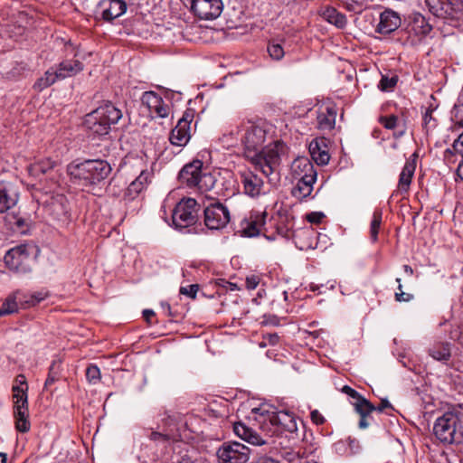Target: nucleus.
I'll list each match as a JSON object with an SVG mask.
<instances>
[{"label":"nucleus","mask_w":463,"mask_h":463,"mask_svg":"<svg viewBox=\"0 0 463 463\" xmlns=\"http://www.w3.org/2000/svg\"><path fill=\"white\" fill-rule=\"evenodd\" d=\"M135 180H139L140 182H143L145 184L146 180V176H145L143 174H141L138 177H137Z\"/></svg>","instance_id":"63"},{"label":"nucleus","mask_w":463,"mask_h":463,"mask_svg":"<svg viewBox=\"0 0 463 463\" xmlns=\"http://www.w3.org/2000/svg\"><path fill=\"white\" fill-rule=\"evenodd\" d=\"M268 52L270 58L275 61H280L285 55L283 47L279 43L275 42H271L269 43Z\"/></svg>","instance_id":"37"},{"label":"nucleus","mask_w":463,"mask_h":463,"mask_svg":"<svg viewBox=\"0 0 463 463\" xmlns=\"http://www.w3.org/2000/svg\"><path fill=\"white\" fill-rule=\"evenodd\" d=\"M413 298V296L410 293L396 292L395 300L398 302H409Z\"/></svg>","instance_id":"53"},{"label":"nucleus","mask_w":463,"mask_h":463,"mask_svg":"<svg viewBox=\"0 0 463 463\" xmlns=\"http://www.w3.org/2000/svg\"><path fill=\"white\" fill-rule=\"evenodd\" d=\"M191 10L201 19L217 18L223 8L222 0H189Z\"/></svg>","instance_id":"13"},{"label":"nucleus","mask_w":463,"mask_h":463,"mask_svg":"<svg viewBox=\"0 0 463 463\" xmlns=\"http://www.w3.org/2000/svg\"><path fill=\"white\" fill-rule=\"evenodd\" d=\"M56 80H59L55 68H50L44 73V75L37 80L33 85V89L42 91L43 90L52 85Z\"/></svg>","instance_id":"31"},{"label":"nucleus","mask_w":463,"mask_h":463,"mask_svg":"<svg viewBox=\"0 0 463 463\" xmlns=\"http://www.w3.org/2000/svg\"><path fill=\"white\" fill-rule=\"evenodd\" d=\"M308 148L312 159L317 165H325L329 162L330 155L325 138H316L312 140Z\"/></svg>","instance_id":"19"},{"label":"nucleus","mask_w":463,"mask_h":463,"mask_svg":"<svg viewBox=\"0 0 463 463\" xmlns=\"http://www.w3.org/2000/svg\"><path fill=\"white\" fill-rule=\"evenodd\" d=\"M39 249L30 244H21L10 249L5 255L6 267L14 273L25 275L32 272Z\"/></svg>","instance_id":"4"},{"label":"nucleus","mask_w":463,"mask_h":463,"mask_svg":"<svg viewBox=\"0 0 463 463\" xmlns=\"http://www.w3.org/2000/svg\"><path fill=\"white\" fill-rule=\"evenodd\" d=\"M203 163L194 160L185 165L179 173V181L189 188H195L200 193L211 191L216 183V178L210 173H203Z\"/></svg>","instance_id":"5"},{"label":"nucleus","mask_w":463,"mask_h":463,"mask_svg":"<svg viewBox=\"0 0 463 463\" xmlns=\"http://www.w3.org/2000/svg\"><path fill=\"white\" fill-rule=\"evenodd\" d=\"M336 109L335 106L320 108L317 111V128L322 131H330L335 128Z\"/></svg>","instance_id":"20"},{"label":"nucleus","mask_w":463,"mask_h":463,"mask_svg":"<svg viewBox=\"0 0 463 463\" xmlns=\"http://www.w3.org/2000/svg\"><path fill=\"white\" fill-rule=\"evenodd\" d=\"M122 116L119 109L111 102H107L87 114L84 123L92 133L105 136L115 128Z\"/></svg>","instance_id":"3"},{"label":"nucleus","mask_w":463,"mask_h":463,"mask_svg":"<svg viewBox=\"0 0 463 463\" xmlns=\"http://www.w3.org/2000/svg\"><path fill=\"white\" fill-rule=\"evenodd\" d=\"M1 309H5L6 312H5V315H10L13 313L17 312L18 306L15 302L14 298L9 297L6 298V300L2 304Z\"/></svg>","instance_id":"42"},{"label":"nucleus","mask_w":463,"mask_h":463,"mask_svg":"<svg viewBox=\"0 0 463 463\" xmlns=\"http://www.w3.org/2000/svg\"><path fill=\"white\" fill-rule=\"evenodd\" d=\"M86 378L91 384H96L100 380L99 368L95 364H90L86 369Z\"/></svg>","instance_id":"38"},{"label":"nucleus","mask_w":463,"mask_h":463,"mask_svg":"<svg viewBox=\"0 0 463 463\" xmlns=\"http://www.w3.org/2000/svg\"><path fill=\"white\" fill-rule=\"evenodd\" d=\"M401 25V18L397 13L386 9L380 14V20L376 26V32L381 34H389Z\"/></svg>","instance_id":"16"},{"label":"nucleus","mask_w":463,"mask_h":463,"mask_svg":"<svg viewBox=\"0 0 463 463\" xmlns=\"http://www.w3.org/2000/svg\"><path fill=\"white\" fill-rule=\"evenodd\" d=\"M342 392L354 399L353 405L355 411L360 415L359 428L366 429L370 425L367 419L374 411L375 406L348 385H345Z\"/></svg>","instance_id":"12"},{"label":"nucleus","mask_w":463,"mask_h":463,"mask_svg":"<svg viewBox=\"0 0 463 463\" xmlns=\"http://www.w3.org/2000/svg\"><path fill=\"white\" fill-rule=\"evenodd\" d=\"M13 398L14 400V408H22L25 407L28 408V396H27V391L28 386L26 388L20 387V386H13Z\"/></svg>","instance_id":"33"},{"label":"nucleus","mask_w":463,"mask_h":463,"mask_svg":"<svg viewBox=\"0 0 463 463\" xmlns=\"http://www.w3.org/2000/svg\"><path fill=\"white\" fill-rule=\"evenodd\" d=\"M162 98L154 91H146L143 93L141 101L143 105H146L149 111H152L154 107L158 106V103L162 102Z\"/></svg>","instance_id":"35"},{"label":"nucleus","mask_w":463,"mask_h":463,"mask_svg":"<svg viewBox=\"0 0 463 463\" xmlns=\"http://www.w3.org/2000/svg\"><path fill=\"white\" fill-rule=\"evenodd\" d=\"M382 223V212L374 211L373 220L370 226V234L373 241H376L378 238L379 229Z\"/></svg>","instance_id":"36"},{"label":"nucleus","mask_w":463,"mask_h":463,"mask_svg":"<svg viewBox=\"0 0 463 463\" xmlns=\"http://www.w3.org/2000/svg\"><path fill=\"white\" fill-rule=\"evenodd\" d=\"M429 10L435 16L443 19H458L463 14L461 0H426Z\"/></svg>","instance_id":"9"},{"label":"nucleus","mask_w":463,"mask_h":463,"mask_svg":"<svg viewBox=\"0 0 463 463\" xmlns=\"http://www.w3.org/2000/svg\"><path fill=\"white\" fill-rule=\"evenodd\" d=\"M463 146V132L458 136V137L453 142V149H457V146Z\"/></svg>","instance_id":"58"},{"label":"nucleus","mask_w":463,"mask_h":463,"mask_svg":"<svg viewBox=\"0 0 463 463\" xmlns=\"http://www.w3.org/2000/svg\"><path fill=\"white\" fill-rule=\"evenodd\" d=\"M269 421L272 426H278L288 432H295L298 430L294 415L288 411L273 412L269 416Z\"/></svg>","instance_id":"18"},{"label":"nucleus","mask_w":463,"mask_h":463,"mask_svg":"<svg viewBox=\"0 0 463 463\" xmlns=\"http://www.w3.org/2000/svg\"><path fill=\"white\" fill-rule=\"evenodd\" d=\"M145 187L143 182L139 180H134L128 187L126 195L128 196L129 199H134L136 195H137Z\"/></svg>","instance_id":"40"},{"label":"nucleus","mask_w":463,"mask_h":463,"mask_svg":"<svg viewBox=\"0 0 463 463\" xmlns=\"http://www.w3.org/2000/svg\"><path fill=\"white\" fill-rule=\"evenodd\" d=\"M291 175L294 179L317 178V171L312 162L305 156L296 158L291 165Z\"/></svg>","instance_id":"15"},{"label":"nucleus","mask_w":463,"mask_h":463,"mask_svg":"<svg viewBox=\"0 0 463 463\" xmlns=\"http://www.w3.org/2000/svg\"><path fill=\"white\" fill-rule=\"evenodd\" d=\"M227 284L229 285V288L231 290H235L237 288L236 284H233V283H231V282H227Z\"/></svg>","instance_id":"64"},{"label":"nucleus","mask_w":463,"mask_h":463,"mask_svg":"<svg viewBox=\"0 0 463 463\" xmlns=\"http://www.w3.org/2000/svg\"><path fill=\"white\" fill-rule=\"evenodd\" d=\"M103 5L102 18L109 22L119 17L127 10V5L122 0H107Z\"/></svg>","instance_id":"23"},{"label":"nucleus","mask_w":463,"mask_h":463,"mask_svg":"<svg viewBox=\"0 0 463 463\" xmlns=\"http://www.w3.org/2000/svg\"><path fill=\"white\" fill-rule=\"evenodd\" d=\"M234 433L251 445H263L266 441L251 428H249L244 423L236 422L233 426Z\"/></svg>","instance_id":"21"},{"label":"nucleus","mask_w":463,"mask_h":463,"mask_svg":"<svg viewBox=\"0 0 463 463\" xmlns=\"http://www.w3.org/2000/svg\"><path fill=\"white\" fill-rule=\"evenodd\" d=\"M403 269H404L405 273H407V274H408V275H410V276L413 274V269H412V268H411V266H409V265H404V266H403Z\"/></svg>","instance_id":"61"},{"label":"nucleus","mask_w":463,"mask_h":463,"mask_svg":"<svg viewBox=\"0 0 463 463\" xmlns=\"http://www.w3.org/2000/svg\"><path fill=\"white\" fill-rule=\"evenodd\" d=\"M199 206L194 198L182 199L174 208L173 223L176 228H186L197 221Z\"/></svg>","instance_id":"7"},{"label":"nucleus","mask_w":463,"mask_h":463,"mask_svg":"<svg viewBox=\"0 0 463 463\" xmlns=\"http://www.w3.org/2000/svg\"><path fill=\"white\" fill-rule=\"evenodd\" d=\"M250 159L264 175L269 177L270 181L272 180L270 176L274 174L275 169L279 164V155L274 149V146L262 147L260 152L252 155Z\"/></svg>","instance_id":"11"},{"label":"nucleus","mask_w":463,"mask_h":463,"mask_svg":"<svg viewBox=\"0 0 463 463\" xmlns=\"http://www.w3.org/2000/svg\"><path fill=\"white\" fill-rule=\"evenodd\" d=\"M199 290V286L197 284H192L188 287H182L180 288V293L183 295H186L192 298H195L196 294Z\"/></svg>","instance_id":"44"},{"label":"nucleus","mask_w":463,"mask_h":463,"mask_svg":"<svg viewBox=\"0 0 463 463\" xmlns=\"http://www.w3.org/2000/svg\"><path fill=\"white\" fill-rule=\"evenodd\" d=\"M433 435L444 446L463 444V408L456 406L439 416L433 424Z\"/></svg>","instance_id":"1"},{"label":"nucleus","mask_w":463,"mask_h":463,"mask_svg":"<svg viewBox=\"0 0 463 463\" xmlns=\"http://www.w3.org/2000/svg\"><path fill=\"white\" fill-rule=\"evenodd\" d=\"M83 70L82 63L78 60H67L59 64L55 69L56 75L59 80H63L67 77H71Z\"/></svg>","instance_id":"24"},{"label":"nucleus","mask_w":463,"mask_h":463,"mask_svg":"<svg viewBox=\"0 0 463 463\" xmlns=\"http://www.w3.org/2000/svg\"><path fill=\"white\" fill-rule=\"evenodd\" d=\"M241 183L244 193L250 197H256L260 194L263 181L256 174L248 171L241 174Z\"/></svg>","instance_id":"17"},{"label":"nucleus","mask_w":463,"mask_h":463,"mask_svg":"<svg viewBox=\"0 0 463 463\" xmlns=\"http://www.w3.org/2000/svg\"><path fill=\"white\" fill-rule=\"evenodd\" d=\"M204 223L208 229L220 230L225 227L230 222V212L226 206L220 202H214L205 207Z\"/></svg>","instance_id":"10"},{"label":"nucleus","mask_w":463,"mask_h":463,"mask_svg":"<svg viewBox=\"0 0 463 463\" xmlns=\"http://www.w3.org/2000/svg\"><path fill=\"white\" fill-rule=\"evenodd\" d=\"M387 408H392V404L389 402L388 400L386 399H383L379 404V406L375 407V410L374 411H377L379 412H382L383 411V410L387 409Z\"/></svg>","instance_id":"54"},{"label":"nucleus","mask_w":463,"mask_h":463,"mask_svg":"<svg viewBox=\"0 0 463 463\" xmlns=\"http://www.w3.org/2000/svg\"><path fill=\"white\" fill-rule=\"evenodd\" d=\"M149 439L151 440L159 441L163 443H166L169 441V437L167 435L156 431H152L149 435Z\"/></svg>","instance_id":"49"},{"label":"nucleus","mask_w":463,"mask_h":463,"mask_svg":"<svg viewBox=\"0 0 463 463\" xmlns=\"http://www.w3.org/2000/svg\"><path fill=\"white\" fill-rule=\"evenodd\" d=\"M324 217L325 214L323 213L312 212L307 215V220L311 223L318 224Z\"/></svg>","instance_id":"47"},{"label":"nucleus","mask_w":463,"mask_h":463,"mask_svg":"<svg viewBox=\"0 0 463 463\" xmlns=\"http://www.w3.org/2000/svg\"><path fill=\"white\" fill-rule=\"evenodd\" d=\"M379 122L386 128L392 130L398 125V118L394 115L382 116L379 118Z\"/></svg>","instance_id":"41"},{"label":"nucleus","mask_w":463,"mask_h":463,"mask_svg":"<svg viewBox=\"0 0 463 463\" xmlns=\"http://www.w3.org/2000/svg\"><path fill=\"white\" fill-rule=\"evenodd\" d=\"M454 155H458L461 158H463V146H457V149H453V147L449 148L444 153L445 159L449 163H450V156H453Z\"/></svg>","instance_id":"46"},{"label":"nucleus","mask_w":463,"mask_h":463,"mask_svg":"<svg viewBox=\"0 0 463 463\" xmlns=\"http://www.w3.org/2000/svg\"><path fill=\"white\" fill-rule=\"evenodd\" d=\"M269 341L272 345H276L279 341V336L276 334L269 335Z\"/></svg>","instance_id":"60"},{"label":"nucleus","mask_w":463,"mask_h":463,"mask_svg":"<svg viewBox=\"0 0 463 463\" xmlns=\"http://www.w3.org/2000/svg\"><path fill=\"white\" fill-rule=\"evenodd\" d=\"M193 116L184 113L183 117L178 120L175 128L171 131L169 140L172 145L177 146H183L187 144L190 139V124L192 122Z\"/></svg>","instance_id":"14"},{"label":"nucleus","mask_w":463,"mask_h":463,"mask_svg":"<svg viewBox=\"0 0 463 463\" xmlns=\"http://www.w3.org/2000/svg\"><path fill=\"white\" fill-rule=\"evenodd\" d=\"M251 463H278V462L270 458H260L257 461L251 462Z\"/></svg>","instance_id":"59"},{"label":"nucleus","mask_w":463,"mask_h":463,"mask_svg":"<svg viewBox=\"0 0 463 463\" xmlns=\"http://www.w3.org/2000/svg\"><path fill=\"white\" fill-rule=\"evenodd\" d=\"M265 224V214H251L250 221L243 227V233L248 237H254L260 234V228Z\"/></svg>","instance_id":"27"},{"label":"nucleus","mask_w":463,"mask_h":463,"mask_svg":"<svg viewBox=\"0 0 463 463\" xmlns=\"http://www.w3.org/2000/svg\"><path fill=\"white\" fill-rule=\"evenodd\" d=\"M15 428L20 432H27L30 430L29 409L25 407L14 408Z\"/></svg>","instance_id":"29"},{"label":"nucleus","mask_w":463,"mask_h":463,"mask_svg":"<svg viewBox=\"0 0 463 463\" xmlns=\"http://www.w3.org/2000/svg\"><path fill=\"white\" fill-rule=\"evenodd\" d=\"M250 454V449L237 441L222 443L216 453L219 463H246Z\"/></svg>","instance_id":"8"},{"label":"nucleus","mask_w":463,"mask_h":463,"mask_svg":"<svg viewBox=\"0 0 463 463\" xmlns=\"http://www.w3.org/2000/svg\"><path fill=\"white\" fill-rule=\"evenodd\" d=\"M435 119L432 118V110L427 109L423 116V127L427 129L434 128Z\"/></svg>","instance_id":"45"},{"label":"nucleus","mask_w":463,"mask_h":463,"mask_svg":"<svg viewBox=\"0 0 463 463\" xmlns=\"http://www.w3.org/2000/svg\"><path fill=\"white\" fill-rule=\"evenodd\" d=\"M260 283V278L255 275H251L247 277L246 279V287L248 289L252 290L255 289Z\"/></svg>","instance_id":"50"},{"label":"nucleus","mask_w":463,"mask_h":463,"mask_svg":"<svg viewBox=\"0 0 463 463\" xmlns=\"http://www.w3.org/2000/svg\"><path fill=\"white\" fill-rule=\"evenodd\" d=\"M110 165L105 160H85L71 163L67 167L69 175L85 187H91L105 180L111 173Z\"/></svg>","instance_id":"2"},{"label":"nucleus","mask_w":463,"mask_h":463,"mask_svg":"<svg viewBox=\"0 0 463 463\" xmlns=\"http://www.w3.org/2000/svg\"><path fill=\"white\" fill-rule=\"evenodd\" d=\"M320 14L326 21L338 28H344L346 25L345 16L334 7L326 6L321 10Z\"/></svg>","instance_id":"28"},{"label":"nucleus","mask_w":463,"mask_h":463,"mask_svg":"<svg viewBox=\"0 0 463 463\" xmlns=\"http://www.w3.org/2000/svg\"><path fill=\"white\" fill-rule=\"evenodd\" d=\"M453 113L456 123L463 127V104L455 106Z\"/></svg>","instance_id":"48"},{"label":"nucleus","mask_w":463,"mask_h":463,"mask_svg":"<svg viewBox=\"0 0 463 463\" xmlns=\"http://www.w3.org/2000/svg\"><path fill=\"white\" fill-rule=\"evenodd\" d=\"M18 194L5 184H0V213H5L16 205Z\"/></svg>","instance_id":"22"},{"label":"nucleus","mask_w":463,"mask_h":463,"mask_svg":"<svg viewBox=\"0 0 463 463\" xmlns=\"http://www.w3.org/2000/svg\"><path fill=\"white\" fill-rule=\"evenodd\" d=\"M297 184L292 189L291 194L299 201L306 200L313 191V184L317 178L296 179Z\"/></svg>","instance_id":"25"},{"label":"nucleus","mask_w":463,"mask_h":463,"mask_svg":"<svg viewBox=\"0 0 463 463\" xmlns=\"http://www.w3.org/2000/svg\"><path fill=\"white\" fill-rule=\"evenodd\" d=\"M396 282L398 283V292H403L402 291V285L401 283V279L397 278Z\"/></svg>","instance_id":"62"},{"label":"nucleus","mask_w":463,"mask_h":463,"mask_svg":"<svg viewBox=\"0 0 463 463\" xmlns=\"http://www.w3.org/2000/svg\"><path fill=\"white\" fill-rule=\"evenodd\" d=\"M175 463H194L193 459L186 454L180 456Z\"/></svg>","instance_id":"57"},{"label":"nucleus","mask_w":463,"mask_h":463,"mask_svg":"<svg viewBox=\"0 0 463 463\" xmlns=\"http://www.w3.org/2000/svg\"><path fill=\"white\" fill-rule=\"evenodd\" d=\"M244 131L241 142L245 148L246 156L250 158L252 155L260 152L263 147L267 130L263 124L248 122L244 127Z\"/></svg>","instance_id":"6"},{"label":"nucleus","mask_w":463,"mask_h":463,"mask_svg":"<svg viewBox=\"0 0 463 463\" xmlns=\"http://www.w3.org/2000/svg\"><path fill=\"white\" fill-rule=\"evenodd\" d=\"M414 172H415V160H408L405 163V165L400 174V177H399L398 190L401 193L408 192L411 183V179L414 175Z\"/></svg>","instance_id":"26"},{"label":"nucleus","mask_w":463,"mask_h":463,"mask_svg":"<svg viewBox=\"0 0 463 463\" xmlns=\"http://www.w3.org/2000/svg\"><path fill=\"white\" fill-rule=\"evenodd\" d=\"M61 360H53L49 367V373L47 379L44 383V389L47 390L50 386H52L55 382H57L61 377Z\"/></svg>","instance_id":"32"},{"label":"nucleus","mask_w":463,"mask_h":463,"mask_svg":"<svg viewBox=\"0 0 463 463\" xmlns=\"http://www.w3.org/2000/svg\"><path fill=\"white\" fill-rule=\"evenodd\" d=\"M155 316V312L151 309H145L143 311V317L148 324H151V317Z\"/></svg>","instance_id":"56"},{"label":"nucleus","mask_w":463,"mask_h":463,"mask_svg":"<svg viewBox=\"0 0 463 463\" xmlns=\"http://www.w3.org/2000/svg\"><path fill=\"white\" fill-rule=\"evenodd\" d=\"M170 108L162 99V102L158 103V106L154 107L151 113H156L159 118H165L169 114Z\"/></svg>","instance_id":"43"},{"label":"nucleus","mask_w":463,"mask_h":463,"mask_svg":"<svg viewBox=\"0 0 463 463\" xmlns=\"http://www.w3.org/2000/svg\"><path fill=\"white\" fill-rule=\"evenodd\" d=\"M55 165V162L50 158L38 161L30 166L31 172L37 175L39 174L44 175L52 170Z\"/></svg>","instance_id":"34"},{"label":"nucleus","mask_w":463,"mask_h":463,"mask_svg":"<svg viewBox=\"0 0 463 463\" xmlns=\"http://www.w3.org/2000/svg\"><path fill=\"white\" fill-rule=\"evenodd\" d=\"M430 355L440 362H447L451 356L450 345L449 343H439L429 350Z\"/></svg>","instance_id":"30"},{"label":"nucleus","mask_w":463,"mask_h":463,"mask_svg":"<svg viewBox=\"0 0 463 463\" xmlns=\"http://www.w3.org/2000/svg\"><path fill=\"white\" fill-rule=\"evenodd\" d=\"M310 417L312 421L317 425H321L325 422V418L317 410L312 411L310 413Z\"/></svg>","instance_id":"52"},{"label":"nucleus","mask_w":463,"mask_h":463,"mask_svg":"<svg viewBox=\"0 0 463 463\" xmlns=\"http://www.w3.org/2000/svg\"><path fill=\"white\" fill-rule=\"evenodd\" d=\"M15 382L17 383L16 386H20V387H24V388H26L27 385V382H26V378L24 374H19L16 376L15 378Z\"/></svg>","instance_id":"55"},{"label":"nucleus","mask_w":463,"mask_h":463,"mask_svg":"<svg viewBox=\"0 0 463 463\" xmlns=\"http://www.w3.org/2000/svg\"><path fill=\"white\" fill-rule=\"evenodd\" d=\"M46 297H47V294L43 293V292L33 293L31 296V299L28 301V303L30 305L34 306V305L40 303L42 300L45 299Z\"/></svg>","instance_id":"51"},{"label":"nucleus","mask_w":463,"mask_h":463,"mask_svg":"<svg viewBox=\"0 0 463 463\" xmlns=\"http://www.w3.org/2000/svg\"><path fill=\"white\" fill-rule=\"evenodd\" d=\"M398 82V76L394 75L391 78L388 76H382V79L379 83V87L383 91L392 90Z\"/></svg>","instance_id":"39"}]
</instances>
